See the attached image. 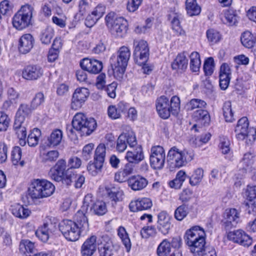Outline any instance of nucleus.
I'll return each mask as SVG.
<instances>
[{
  "mask_svg": "<svg viewBox=\"0 0 256 256\" xmlns=\"http://www.w3.org/2000/svg\"><path fill=\"white\" fill-rule=\"evenodd\" d=\"M253 156L250 153H246L239 162L238 168L242 174L250 172L252 165L253 164Z\"/></svg>",
  "mask_w": 256,
  "mask_h": 256,
  "instance_id": "nucleus-33",
  "label": "nucleus"
},
{
  "mask_svg": "<svg viewBox=\"0 0 256 256\" xmlns=\"http://www.w3.org/2000/svg\"><path fill=\"white\" fill-rule=\"evenodd\" d=\"M192 160V157L186 150H180L173 146L168 150L167 155L168 166L170 171L185 166Z\"/></svg>",
  "mask_w": 256,
  "mask_h": 256,
  "instance_id": "nucleus-6",
  "label": "nucleus"
},
{
  "mask_svg": "<svg viewBox=\"0 0 256 256\" xmlns=\"http://www.w3.org/2000/svg\"><path fill=\"white\" fill-rule=\"evenodd\" d=\"M22 158V149L18 146L13 147L11 152V160L14 165H18L22 166H24L25 162L24 160H21Z\"/></svg>",
  "mask_w": 256,
  "mask_h": 256,
  "instance_id": "nucleus-41",
  "label": "nucleus"
},
{
  "mask_svg": "<svg viewBox=\"0 0 256 256\" xmlns=\"http://www.w3.org/2000/svg\"><path fill=\"white\" fill-rule=\"evenodd\" d=\"M228 238L244 246H248L252 244V238L241 230L230 232L227 235Z\"/></svg>",
  "mask_w": 256,
  "mask_h": 256,
  "instance_id": "nucleus-17",
  "label": "nucleus"
},
{
  "mask_svg": "<svg viewBox=\"0 0 256 256\" xmlns=\"http://www.w3.org/2000/svg\"><path fill=\"white\" fill-rule=\"evenodd\" d=\"M238 16L232 10H228L224 14L225 22L228 26L235 25L238 22Z\"/></svg>",
  "mask_w": 256,
  "mask_h": 256,
  "instance_id": "nucleus-53",
  "label": "nucleus"
},
{
  "mask_svg": "<svg viewBox=\"0 0 256 256\" xmlns=\"http://www.w3.org/2000/svg\"><path fill=\"white\" fill-rule=\"evenodd\" d=\"M90 10V6L87 0H80L78 3V12L76 17L80 20L83 18Z\"/></svg>",
  "mask_w": 256,
  "mask_h": 256,
  "instance_id": "nucleus-48",
  "label": "nucleus"
},
{
  "mask_svg": "<svg viewBox=\"0 0 256 256\" xmlns=\"http://www.w3.org/2000/svg\"><path fill=\"white\" fill-rule=\"evenodd\" d=\"M87 97H72L71 100V108L74 110H78L82 108L86 100Z\"/></svg>",
  "mask_w": 256,
  "mask_h": 256,
  "instance_id": "nucleus-57",
  "label": "nucleus"
},
{
  "mask_svg": "<svg viewBox=\"0 0 256 256\" xmlns=\"http://www.w3.org/2000/svg\"><path fill=\"white\" fill-rule=\"evenodd\" d=\"M240 40L242 44L248 48H252V52L256 55V36L250 32L246 31L241 36Z\"/></svg>",
  "mask_w": 256,
  "mask_h": 256,
  "instance_id": "nucleus-30",
  "label": "nucleus"
},
{
  "mask_svg": "<svg viewBox=\"0 0 256 256\" xmlns=\"http://www.w3.org/2000/svg\"><path fill=\"white\" fill-rule=\"evenodd\" d=\"M211 134L210 133H206L202 134L200 137L196 138L194 140V144L195 146H200L204 144H206L210 140Z\"/></svg>",
  "mask_w": 256,
  "mask_h": 256,
  "instance_id": "nucleus-63",
  "label": "nucleus"
},
{
  "mask_svg": "<svg viewBox=\"0 0 256 256\" xmlns=\"http://www.w3.org/2000/svg\"><path fill=\"white\" fill-rule=\"evenodd\" d=\"M197 242H191V244H186L188 246L189 250L194 256H202L204 250L205 244L199 246Z\"/></svg>",
  "mask_w": 256,
  "mask_h": 256,
  "instance_id": "nucleus-52",
  "label": "nucleus"
},
{
  "mask_svg": "<svg viewBox=\"0 0 256 256\" xmlns=\"http://www.w3.org/2000/svg\"><path fill=\"white\" fill-rule=\"evenodd\" d=\"M193 118L197 122L192 128V129H195L196 131H198L196 129L198 125L206 126L210 122V116L208 112V111L202 109L194 112L193 114Z\"/></svg>",
  "mask_w": 256,
  "mask_h": 256,
  "instance_id": "nucleus-28",
  "label": "nucleus"
},
{
  "mask_svg": "<svg viewBox=\"0 0 256 256\" xmlns=\"http://www.w3.org/2000/svg\"><path fill=\"white\" fill-rule=\"evenodd\" d=\"M72 128L77 131L81 136L90 135L96 128L97 124L94 118H87L82 113H77L73 118Z\"/></svg>",
  "mask_w": 256,
  "mask_h": 256,
  "instance_id": "nucleus-7",
  "label": "nucleus"
},
{
  "mask_svg": "<svg viewBox=\"0 0 256 256\" xmlns=\"http://www.w3.org/2000/svg\"><path fill=\"white\" fill-rule=\"evenodd\" d=\"M214 58L212 57L207 58L204 64V70L207 76H210L214 72Z\"/></svg>",
  "mask_w": 256,
  "mask_h": 256,
  "instance_id": "nucleus-55",
  "label": "nucleus"
},
{
  "mask_svg": "<svg viewBox=\"0 0 256 256\" xmlns=\"http://www.w3.org/2000/svg\"><path fill=\"white\" fill-rule=\"evenodd\" d=\"M246 205L248 207L249 214L256 212V186H248L246 191Z\"/></svg>",
  "mask_w": 256,
  "mask_h": 256,
  "instance_id": "nucleus-25",
  "label": "nucleus"
},
{
  "mask_svg": "<svg viewBox=\"0 0 256 256\" xmlns=\"http://www.w3.org/2000/svg\"><path fill=\"white\" fill-rule=\"evenodd\" d=\"M34 39L30 34L22 35L18 41V48L20 52L25 54L28 52L32 48Z\"/></svg>",
  "mask_w": 256,
  "mask_h": 256,
  "instance_id": "nucleus-29",
  "label": "nucleus"
},
{
  "mask_svg": "<svg viewBox=\"0 0 256 256\" xmlns=\"http://www.w3.org/2000/svg\"><path fill=\"white\" fill-rule=\"evenodd\" d=\"M55 190L54 186L45 179H34L28 190V196L32 200L50 196Z\"/></svg>",
  "mask_w": 256,
  "mask_h": 256,
  "instance_id": "nucleus-3",
  "label": "nucleus"
},
{
  "mask_svg": "<svg viewBox=\"0 0 256 256\" xmlns=\"http://www.w3.org/2000/svg\"><path fill=\"white\" fill-rule=\"evenodd\" d=\"M56 230V225L55 223L46 222L42 226L38 227L35 234L39 240L42 242H46L54 234Z\"/></svg>",
  "mask_w": 256,
  "mask_h": 256,
  "instance_id": "nucleus-16",
  "label": "nucleus"
},
{
  "mask_svg": "<svg viewBox=\"0 0 256 256\" xmlns=\"http://www.w3.org/2000/svg\"><path fill=\"white\" fill-rule=\"evenodd\" d=\"M132 150L127 152L125 158L128 162L134 164H138L144 159L142 148L140 145H136L132 148Z\"/></svg>",
  "mask_w": 256,
  "mask_h": 256,
  "instance_id": "nucleus-26",
  "label": "nucleus"
},
{
  "mask_svg": "<svg viewBox=\"0 0 256 256\" xmlns=\"http://www.w3.org/2000/svg\"><path fill=\"white\" fill-rule=\"evenodd\" d=\"M32 14V8L30 6L26 4L22 6L12 18L14 27L18 30L28 27L31 23Z\"/></svg>",
  "mask_w": 256,
  "mask_h": 256,
  "instance_id": "nucleus-8",
  "label": "nucleus"
},
{
  "mask_svg": "<svg viewBox=\"0 0 256 256\" xmlns=\"http://www.w3.org/2000/svg\"><path fill=\"white\" fill-rule=\"evenodd\" d=\"M205 232L199 226H194L186 231L184 236L186 244L197 242L199 246L206 244Z\"/></svg>",
  "mask_w": 256,
  "mask_h": 256,
  "instance_id": "nucleus-13",
  "label": "nucleus"
},
{
  "mask_svg": "<svg viewBox=\"0 0 256 256\" xmlns=\"http://www.w3.org/2000/svg\"><path fill=\"white\" fill-rule=\"evenodd\" d=\"M128 24L127 20L122 17L116 18L112 24L110 32L114 35L122 38L126 33Z\"/></svg>",
  "mask_w": 256,
  "mask_h": 256,
  "instance_id": "nucleus-18",
  "label": "nucleus"
},
{
  "mask_svg": "<svg viewBox=\"0 0 256 256\" xmlns=\"http://www.w3.org/2000/svg\"><path fill=\"white\" fill-rule=\"evenodd\" d=\"M170 252V244L166 239L163 240L158 245L156 253L158 256H167Z\"/></svg>",
  "mask_w": 256,
  "mask_h": 256,
  "instance_id": "nucleus-50",
  "label": "nucleus"
},
{
  "mask_svg": "<svg viewBox=\"0 0 256 256\" xmlns=\"http://www.w3.org/2000/svg\"><path fill=\"white\" fill-rule=\"evenodd\" d=\"M98 245L96 236H92L87 238L81 247L82 256H92L96 251Z\"/></svg>",
  "mask_w": 256,
  "mask_h": 256,
  "instance_id": "nucleus-24",
  "label": "nucleus"
},
{
  "mask_svg": "<svg viewBox=\"0 0 256 256\" xmlns=\"http://www.w3.org/2000/svg\"><path fill=\"white\" fill-rule=\"evenodd\" d=\"M80 66L82 69L94 74H98L102 68L101 61L89 58L82 59L80 62Z\"/></svg>",
  "mask_w": 256,
  "mask_h": 256,
  "instance_id": "nucleus-19",
  "label": "nucleus"
},
{
  "mask_svg": "<svg viewBox=\"0 0 256 256\" xmlns=\"http://www.w3.org/2000/svg\"><path fill=\"white\" fill-rule=\"evenodd\" d=\"M10 120L7 114L0 112V132L6 130L10 125Z\"/></svg>",
  "mask_w": 256,
  "mask_h": 256,
  "instance_id": "nucleus-59",
  "label": "nucleus"
},
{
  "mask_svg": "<svg viewBox=\"0 0 256 256\" xmlns=\"http://www.w3.org/2000/svg\"><path fill=\"white\" fill-rule=\"evenodd\" d=\"M137 144L136 137L132 132L122 133L116 140V150L118 152H124L128 144L130 148L134 147Z\"/></svg>",
  "mask_w": 256,
  "mask_h": 256,
  "instance_id": "nucleus-14",
  "label": "nucleus"
},
{
  "mask_svg": "<svg viewBox=\"0 0 256 256\" xmlns=\"http://www.w3.org/2000/svg\"><path fill=\"white\" fill-rule=\"evenodd\" d=\"M188 59L186 52L179 54L172 64L173 70H184L188 68Z\"/></svg>",
  "mask_w": 256,
  "mask_h": 256,
  "instance_id": "nucleus-34",
  "label": "nucleus"
},
{
  "mask_svg": "<svg viewBox=\"0 0 256 256\" xmlns=\"http://www.w3.org/2000/svg\"><path fill=\"white\" fill-rule=\"evenodd\" d=\"M66 168V162L64 159L59 160L55 165L50 168L48 175L52 180L56 182H62L66 186L74 183L76 188H82L84 182L85 178L78 174L73 169Z\"/></svg>",
  "mask_w": 256,
  "mask_h": 256,
  "instance_id": "nucleus-1",
  "label": "nucleus"
},
{
  "mask_svg": "<svg viewBox=\"0 0 256 256\" xmlns=\"http://www.w3.org/2000/svg\"><path fill=\"white\" fill-rule=\"evenodd\" d=\"M106 156V146L100 144L96 148L94 156V162H90L87 166V170L92 176H96L101 172Z\"/></svg>",
  "mask_w": 256,
  "mask_h": 256,
  "instance_id": "nucleus-10",
  "label": "nucleus"
},
{
  "mask_svg": "<svg viewBox=\"0 0 256 256\" xmlns=\"http://www.w3.org/2000/svg\"><path fill=\"white\" fill-rule=\"evenodd\" d=\"M188 212V206L183 204L176 209L174 216L176 220L182 221L187 216Z\"/></svg>",
  "mask_w": 256,
  "mask_h": 256,
  "instance_id": "nucleus-49",
  "label": "nucleus"
},
{
  "mask_svg": "<svg viewBox=\"0 0 256 256\" xmlns=\"http://www.w3.org/2000/svg\"><path fill=\"white\" fill-rule=\"evenodd\" d=\"M232 70L227 63H223L220 70L219 77L231 78Z\"/></svg>",
  "mask_w": 256,
  "mask_h": 256,
  "instance_id": "nucleus-61",
  "label": "nucleus"
},
{
  "mask_svg": "<svg viewBox=\"0 0 256 256\" xmlns=\"http://www.w3.org/2000/svg\"><path fill=\"white\" fill-rule=\"evenodd\" d=\"M43 74V70L38 65H28L26 66L22 72V76L27 80H36Z\"/></svg>",
  "mask_w": 256,
  "mask_h": 256,
  "instance_id": "nucleus-22",
  "label": "nucleus"
},
{
  "mask_svg": "<svg viewBox=\"0 0 256 256\" xmlns=\"http://www.w3.org/2000/svg\"><path fill=\"white\" fill-rule=\"evenodd\" d=\"M105 190L112 204H116L123 200L124 192L120 186L114 184H110L105 186Z\"/></svg>",
  "mask_w": 256,
  "mask_h": 256,
  "instance_id": "nucleus-21",
  "label": "nucleus"
},
{
  "mask_svg": "<svg viewBox=\"0 0 256 256\" xmlns=\"http://www.w3.org/2000/svg\"><path fill=\"white\" fill-rule=\"evenodd\" d=\"M130 56V48L127 46H122L118 52L116 58L114 56L111 58L113 74L116 80H121L122 78Z\"/></svg>",
  "mask_w": 256,
  "mask_h": 256,
  "instance_id": "nucleus-5",
  "label": "nucleus"
},
{
  "mask_svg": "<svg viewBox=\"0 0 256 256\" xmlns=\"http://www.w3.org/2000/svg\"><path fill=\"white\" fill-rule=\"evenodd\" d=\"M117 232L118 235L126 248V252H129L131 249L132 243L126 228L124 226H120L118 228Z\"/></svg>",
  "mask_w": 256,
  "mask_h": 256,
  "instance_id": "nucleus-37",
  "label": "nucleus"
},
{
  "mask_svg": "<svg viewBox=\"0 0 256 256\" xmlns=\"http://www.w3.org/2000/svg\"><path fill=\"white\" fill-rule=\"evenodd\" d=\"M231 106L232 104L230 101L226 102L223 106V115L227 122H232L234 120V114Z\"/></svg>",
  "mask_w": 256,
  "mask_h": 256,
  "instance_id": "nucleus-51",
  "label": "nucleus"
},
{
  "mask_svg": "<svg viewBox=\"0 0 256 256\" xmlns=\"http://www.w3.org/2000/svg\"><path fill=\"white\" fill-rule=\"evenodd\" d=\"M240 214L236 208L226 209L223 214V226L227 230L236 227L240 221Z\"/></svg>",
  "mask_w": 256,
  "mask_h": 256,
  "instance_id": "nucleus-15",
  "label": "nucleus"
},
{
  "mask_svg": "<svg viewBox=\"0 0 256 256\" xmlns=\"http://www.w3.org/2000/svg\"><path fill=\"white\" fill-rule=\"evenodd\" d=\"M186 8L188 14L190 16H198L201 11V8L196 0H186Z\"/></svg>",
  "mask_w": 256,
  "mask_h": 256,
  "instance_id": "nucleus-39",
  "label": "nucleus"
},
{
  "mask_svg": "<svg viewBox=\"0 0 256 256\" xmlns=\"http://www.w3.org/2000/svg\"><path fill=\"white\" fill-rule=\"evenodd\" d=\"M134 56L136 64L140 66L146 62L149 56V48L144 40H134Z\"/></svg>",
  "mask_w": 256,
  "mask_h": 256,
  "instance_id": "nucleus-11",
  "label": "nucleus"
},
{
  "mask_svg": "<svg viewBox=\"0 0 256 256\" xmlns=\"http://www.w3.org/2000/svg\"><path fill=\"white\" fill-rule=\"evenodd\" d=\"M148 180L140 175L133 176L128 180V186L134 191H140L146 187Z\"/></svg>",
  "mask_w": 256,
  "mask_h": 256,
  "instance_id": "nucleus-23",
  "label": "nucleus"
},
{
  "mask_svg": "<svg viewBox=\"0 0 256 256\" xmlns=\"http://www.w3.org/2000/svg\"><path fill=\"white\" fill-rule=\"evenodd\" d=\"M234 132L238 140H243L246 138L250 142H253L256 139V130L254 128H248L246 117H242L238 120Z\"/></svg>",
  "mask_w": 256,
  "mask_h": 256,
  "instance_id": "nucleus-9",
  "label": "nucleus"
},
{
  "mask_svg": "<svg viewBox=\"0 0 256 256\" xmlns=\"http://www.w3.org/2000/svg\"><path fill=\"white\" fill-rule=\"evenodd\" d=\"M171 18L172 29L176 34L181 35L184 32L180 26V20L183 19V16L180 12H174L170 16Z\"/></svg>",
  "mask_w": 256,
  "mask_h": 256,
  "instance_id": "nucleus-36",
  "label": "nucleus"
},
{
  "mask_svg": "<svg viewBox=\"0 0 256 256\" xmlns=\"http://www.w3.org/2000/svg\"><path fill=\"white\" fill-rule=\"evenodd\" d=\"M219 148L223 154H228L230 152V141L226 137L221 138Z\"/></svg>",
  "mask_w": 256,
  "mask_h": 256,
  "instance_id": "nucleus-58",
  "label": "nucleus"
},
{
  "mask_svg": "<svg viewBox=\"0 0 256 256\" xmlns=\"http://www.w3.org/2000/svg\"><path fill=\"white\" fill-rule=\"evenodd\" d=\"M166 159L165 152L162 146H156L152 147L150 156V165L155 170L162 168Z\"/></svg>",
  "mask_w": 256,
  "mask_h": 256,
  "instance_id": "nucleus-12",
  "label": "nucleus"
},
{
  "mask_svg": "<svg viewBox=\"0 0 256 256\" xmlns=\"http://www.w3.org/2000/svg\"><path fill=\"white\" fill-rule=\"evenodd\" d=\"M92 214L98 216H102L107 212L105 202L102 201H96L90 208Z\"/></svg>",
  "mask_w": 256,
  "mask_h": 256,
  "instance_id": "nucleus-43",
  "label": "nucleus"
},
{
  "mask_svg": "<svg viewBox=\"0 0 256 256\" xmlns=\"http://www.w3.org/2000/svg\"><path fill=\"white\" fill-rule=\"evenodd\" d=\"M158 116L164 120L168 119L172 113L178 114L180 108L179 97H158L156 102Z\"/></svg>",
  "mask_w": 256,
  "mask_h": 256,
  "instance_id": "nucleus-4",
  "label": "nucleus"
},
{
  "mask_svg": "<svg viewBox=\"0 0 256 256\" xmlns=\"http://www.w3.org/2000/svg\"><path fill=\"white\" fill-rule=\"evenodd\" d=\"M94 204V198L92 195L91 194H87L84 198L82 206L77 212H80L84 216H86V214L88 212V208H90Z\"/></svg>",
  "mask_w": 256,
  "mask_h": 256,
  "instance_id": "nucleus-42",
  "label": "nucleus"
},
{
  "mask_svg": "<svg viewBox=\"0 0 256 256\" xmlns=\"http://www.w3.org/2000/svg\"><path fill=\"white\" fill-rule=\"evenodd\" d=\"M41 135L40 130L37 128H34L28 134L27 142L30 146H35L38 142L39 138Z\"/></svg>",
  "mask_w": 256,
  "mask_h": 256,
  "instance_id": "nucleus-47",
  "label": "nucleus"
},
{
  "mask_svg": "<svg viewBox=\"0 0 256 256\" xmlns=\"http://www.w3.org/2000/svg\"><path fill=\"white\" fill-rule=\"evenodd\" d=\"M19 249L26 256H32L37 250L34 243L28 240H22L20 242Z\"/></svg>",
  "mask_w": 256,
  "mask_h": 256,
  "instance_id": "nucleus-32",
  "label": "nucleus"
},
{
  "mask_svg": "<svg viewBox=\"0 0 256 256\" xmlns=\"http://www.w3.org/2000/svg\"><path fill=\"white\" fill-rule=\"evenodd\" d=\"M156 232V229L154 226L144 227L140 231L142 236L146 238L155 236Z\"/></svg>",
  "mask_w": 256,
  "mask_h": 256,
  "instance_id": "nucleus-62",
  "label": "nucleus"
},
{
  "mask_svg": "<svg viewBox=\"0 0 256 256\" xmlns=\"http://www.w3.org/2000/svg\"><path fill=\"white\" fill-rule=\"evenodd\" d=\"M106 11V7L102 4H98L91 12L98 20H100L104 15Z\"/></svg>",
  "mask_w": 256,
  "mask_h": 256,
  "instance_id": "nucleus-64",
  "label": "nucleus"
},
{
  "mask_svg": "<svg viewBox=\"0 0 256 256\" xmlns=\"http://www.w3.org/2000/svg\"><path fill=\"white\" fill-rule=\"evenodd\" d=\"M59 156L57 150H50L47 152L43 153L42 155V160L44 162H52L56 161Z\"/></svg>",
  "mask_w": 256,
  "mask_h": 256,
  "instance_id": "nucleus-54",
  "label": "nucleus"
},
{
  "mask_svg": "<svg viewBox=\"0 0 256 256\" xmlns=\"http://www.w3.org/2000/svg\"><path fill=\"white\" fill-rule=\"evenodd\" d=\"M206 105L205 101L198 98L192 99L188 104V108L189 110H193L196 108H204Z\"/></svg>",
  "mask_w": 256,
  "mask_h": 256,
  "instance_id": "nucleus-56",
  "label": "nucleus"
},
{
  "mask_svg": "<svg viewBox=\"0 0 256 256\" xmlns=\"http://www.w3.org/2000/svg\"><path fill=\"white\" fill-rule=\"evenodd\" d=\"M10 211L14 216L20 219L26 218L31 214V212L28 208L18 204L11 206Z\"/></svg>",
  "mask_w": 256,
  "mask_h": 256,
  "instance_id": "nucleus-35",
  "label": "nucleus"
},
{
  "mask_svg": "<svg viewBox=\"0 0 256 256\" xmlns=\"http://www.w3.org/2000/svg\"><path fill=\"white\" fill-rule=\"evenodd\" d=\"M62 132L59 129L54 130L50 136L48 138V145L50 146H56L59 144L62 140Z\"/></svg>",
  "mask_w": 256,
  "mask_h": 256,
  "instance_id": "nucleus-45",
  "label": "nucleus"
},
{
  "mask_svg": "<svg viewBox=\"0 0 256 256\" xmlns=\"http://www.w3.org/2000/svg\"><path fill=\"white\" fill-rule=\"evenodd\" d=\"M152 206V201L149 198H144L132 201L129 204L131 212H138L150 209Z\"/></svg>",
  "mask_w": 256,
  "mask_h": 256,
  "instance_id": "nucleus-27",
  "label": "nucleus"
},
{
  "mask_svg": "<svg viewBox=\"0 0 256 256\" xmlns=\"http://www.w3.org/2000/svg\"><path fill=\"white\" fill-rule=\"evenodd\" d=\"M74 220H63L58 225L59 230L64 237L72 242L78 240L80 234H86L89 230L87 216L76 212Z\"/></svg>",
  "mask_w": 256,
  "mask_h": 256,
  "instance_id": "nucleus-2",
  "label": "nucleus"
},
{
  "mask_svg": "<svg viewBox=\"0 0 256 256\" xmlns=\"http://www.w3.org/2000/svg\"><path fill=\"white\" fill-rule=\"evenodd\" d=\"M206 36L208 42L212 44H216L222 39L220 32L214 28L208 29L206 32Z\"/></svg>",
  "mask_w": 256,
  "mask_h": 256,
  "instance_id": "nucleus-46",
  "label": "nucleus"
},
{
  "mask_svg": "<svg viewBox=\"0 0 256 256\" xmlns=\"http://www.w3.org/2000/svg\"><path fill=\"white\" fill-rule=\"evenodd\" d=\"M54 36V30L50 26H47L41 30L39 37L42 44L48 45L50 44Z\"/></svg>",
  "mask_w": 256,
  "mask_h": 256,
  "instance_id": "nucleus-38",
  "label": "nucleus"
},
{
  "mask_svg": "<svg viewBox=\"0 0 256 256\" xmlns=\"http://www.w3.org/2000/svg\"><path fill=\"white\" fill-rule=\"evenodd\" d=\"M32 110V108L28 104H20L15 116L16 126H18L20 122H24L26 118L31 114Z\"/></svg>",
  "mask_w": 256,
  "mask_h": 256,
  "instance_id": "nucleus-31",
  "label": "nucleus"
},
{
  "mask_svg": "<svg viewBox=\"0 0 256 256\" xmlns=\"http://www.w3.org/2000/svg\"><path fill=\"white\" fill-rule=\"evenodd\" d=\"M98 250L100 256H112L114 246L112 241L106 236H104L98 240Z\"/></svg>",
  "mask_w": 256,
  "mask_h": 256,
  "instance_id": "nucleus-20",
  "label": "nucleus"
},
{
  "mask_svg": "<svg viewBox=\"0 0 256 256\" xmlns=\"http://www.w3.org/2000/svg\"><path fill=\"white\" fill-rule=\"evenodd\" d=\"M190 68L193 72L199 71L201 65V61L199 54L196 52H193L190 56Z\"/></svg>",
  "mask_w": 256,
  "mask_h": 256,
  "instance_id": "nucleus-40",
  "label": "nucleus"
},
{
  "mask_svg": "<svg viewBox=\"0 0 256 256\" xmlns=\"http://www.w3.org/2000/svg\"><path fill=\"white\" fill-rule=\"evenodd\" d=\"M204 176V170L201 168L196 169L191 176H188L189 183L192 186L198 184L202 181Z\"/></svg>",
  "mask_w": 256,
  "mask_h": 256,
  "instance_id": "nucleus-44",
  "label": "nucleus"
},
{
  "mask_svg": "<svg viewBox=\"0 0 256 256\" xmlns=\"http://www.w3.org/2000/svg\"><path fill=\"white\" fill-rule=\"evenodd\" d=\"M24 122H20L18 126H16V120L14 124V129L19 138H26V127L23 125Z\"/></svg>",
  "mask_w": 256,
  "mask_h": 256,
  "instance_id": "nucleus-60",
  "label": "nucleus"
}]
</instances>
